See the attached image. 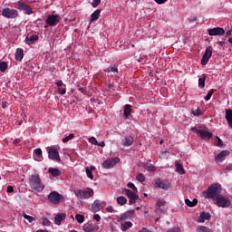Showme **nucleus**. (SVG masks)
Returning <instances> with one entry per match:
<instances>
[{"instance_id":"nucleus-54","label":"nucleus","mask_w":232,"mask_h":232,"mask_svg":"<svg viewBox=\"0 0 232 232\" xmlns=\"http://www.w3.org/2000/svg\"><path fill=\"white\" fill-rule=\"evenodd\" d=\"M7 193H14V187L13 186H8L7 187Z\"/></svg>"},{"instance_id":"nucleus-23","label":"nucleus","mask_w":232,"mask_h":232,"mask_svg":"<svg viewBox=\"0 0 232 232\" xmlns=\"http://www.w3.org/2000/svg\"><path fill=\"white\" fill-rule=\"evenodd\" d=\"M134 210L127 211L121 215L120 220H128V218H131L132 215H134Z\"/></svg>"},{"instance_id":"nucleus-63","label":"nucleus","mask_w":232,"mask_h":232,"mask_svg":"<svg viewBox=\"0 0 232 232\" xmlns=\"http://www.w3.org/2000/svg\"><path fill=\"white\" fill-rule=\"evenodd\" d=\"M91 171H94L95 169V166H91V168L89 169Z\"/></svg>"},{"instance_id":"nucleus-10","label":"nucleus","mask_w":232,"mask_h":232,"mask_svg":"<svg viewBox=\"0 0 232 232\" xmlns=\"http://www.w3.org/2000/svg\"><path fill=\"white\" fill-rule=\"evenodd\" d=\"M45 23L49 26H55V24H57V23H61V15L49 14L45 20Z\"/></svg>"},{"instance_id":"nucleus-44","label":"nucleus","mask_w":232,"mask_h":232,"mask_svg":"<svg viewBox=\"0 0 232 232\" xmlns=\"http://www.w3.org/2000/svg\"><path fill=\"white\" fill-rule=\"evenodd\" d=\"M127 188H130L131 190H133L135 193H137V187H135V184L130 182L127 184Z\"/></svg>"},{"instance_id":"nucleus-4","label":"nucleus","mask_w":232,"mask_h":232,"mask_svg":"<svg viewBox=\"0 0 232 232\" xmlns=\"http://www.w3.org/2000/svg\"><path fill=\"white\" fill-rule=\"evenodd\" d=\"M191 131L198 135L204 140H209V139L213 137V134L209 132L208 130H198L196 127H193L191 128Z\"/></svg>"},{"instance_id":"nucleus-38","label":"nucleus","mask_w":232,"mask_h":232,"mask_svg":"<svg viewBox=\"0 0 232 232\" xmlns=\"http://www.w3.org/2000/svg\"><path fill=\"white\" fill-rule=\"evenodd\" d=\"M75 135L73 133L69 134V136L63 138L62 140L63 142L66 143L69 142L70 140H72V139H74Z\"/></svg>"},{"instance_id":"nucleus-9","label":"nucleus","mask_w":232,"mask_h":232,"mask_svg":"<svg viewBox=\"0 0 232 232\" xmlns=\"http://www.w3.org/2000/svg\"><path fill=\"white\" fill-rule=\"evenodd\" d=\"M212 55H213V47L208 46L201 59V64L203 66H206V64H208V63L209 62V59H211Z\"/></svg>"},{"instance_id":"nucleus-24","label":"nucleus","mask_w":232,"mask_h":232,"mask_svg":"<svg viewBox=\"0 0 232 232\" xmlns=\"http://www.w3.org/2000/svg\"><path fill=\"white\" fill-rule=\"evenodd\" d=\"M14 55L16 61H23V57H24V50L18 48Z\"/></svg>"},{"instance_id":"nucleus-39","label":"nucleus","mask_w":232,"mask_h":232,"mask_svg":"<svg viewBox=\"0 0 232 232\" xmlns=\"http://www.w3.org/2000/svg\"><path fill=\"white\" fill-rule=\"evenodd\" d=\"M192 114L195 116V117H198L200 115H204V111H202V110L200 109H197L195 111H192Z\"/></svg>"},{"instance_id":"nucleus-35","label":"nucleus","mask_w":232,"mask_h":232,"mask_svg":"<svg viewBox=\"0 0 232 232\" xmlns=\"http://www.w3.org/2000/svg\"><path fill=\"white\" fill-rule=\"evenodd\" d=\"M22 217H24L30 224H32V222H35V218L28 216V214L24 212H23Z\"/></svg>"},{"instance_id":"nucleus-19","label":"nucleus","mask_w":232,"mask_h":232,"mask_svg":"<svg viewBox=\"0 0 232 232\" xmlns=\"http://www.w3.org/2000/svg\"><path fill=\"white\" fill-rule=\"evenodd\" d=\"M209 218H211V214L208 212H202L198 218V222L200 224H204V222H206V220H209Z\"/></svg>"},{"instance_id":"nucleus-31","label":"nucleus","mask_w":232,"mask_h":232,"mask_svg":"<svg viewBox=\"0 0 232 232\" xmlns=\"http://www.w3.org/2000/svg\"><path fill=\"white\" fill-rule=\"evenodd\" d=\"M130 113H131V105L126 104L123 111L124 117H130Z\"/></svg>"},{"instance_id":"nucleus-2","label":"nucleus","mask_w":232,"mask_h":232,"mask_svg":"<svg viewBox=\"0 0 232 232\" xmlns=\"http://www.w3.org/2000/svg\"><path fill=\"white\" fill-rule=\"evenodd\" d=\"M222 191V186L218 183L212 184L208 187V188L203 191L202 196L205 198H213L214 200L220 197V193Z\"/></svg>"},{"instance_id":"nucleus-60","label":"nucleus","mask_w":232,"mask_h":232,"mask_svg":"<svg viewBox=\"0 0 232 232\" xmlns=\"http://www.w3.org/2000/svg\"><path fill=\"white\" fill-rule=\"evenodd\" d=\"M96 146H100L101 148H104V146H106V143H104V141H101L100 143L98 142V144Z\"/></svg>"},{"instance_id":"nucleus-34","label":"nucleus","mask_w":232,"mask_h":232,"mask_svg":"<svg viewBox=\"0 0 232 232\" xmlns=\"http://www.w3.org/2000/svg\"><path fill=\"white\" fill-rule=\"evenodd\" d=\"M133 144V138L132 137H127L123 140V146H131Z\"/></svg>"},{"instance_id":"nucleus-53","label":"nucleus","mask_w":232,"mask_h":232,"mask_svg":"<svg viewBox=\"0 0 232 232\" xmlns=\"http://www.w3.org/2000/svg\"><path fill=\"white\" fill-rule=\"evenodd\" d=\"M93 219L96 220V222H101V216H99V214H95L93 216Z\"/></svg>"},{"instance_id":"nucleus-12","label":"nucleus","mask_w":232,"mask_h":232,"mask_svg":"<svg viewBox=\"0 0 232 232\" xmlns=\"http://www.w3.org/2000/svg\"><path fill=\"white\" fill-rule=\"evenodd\" d=\"M119 162H121V159L115 157V158L105 160L102 164V167L105 169H111V168H113V166H115L116 164H119Z\"/></svg>"},{"instance_id":"nucleus-33","label":"nucleus","mask_w":232,"mask_h":232,"mask_svg":"<svg viewBox=\"0 0 232 232\" xmlns=\"http://www.w3.org/2000/svg\"><path fill=\"white\" fill-rule=\"evenodd\" d=\"M128 202V199L124 196H121L117 198V204L120 206H124Z\"/></svg>"},{"instance_id":"nucleus-25","label":"nucleus","mask_w":232,"mask_h":232,"mask_svg":"<svg viewBox=\"0 0 232 232\" xmlns=\"http://www.w3.org/2000/svg\"><path fill=\"white\" fill-rule=\"evenodd\" d=\"M99 17H101V10L97 9L91 14L90 23H94V21H97Z\"/></svg>"},{"instance_id":"nucleus-13","label":"nucleus","mask_w":232,"mask_h":232,"mask_svg":"<svg viewBox=\"0 0 232 232\" xmlns=\"http://www.w3.org/2000/svg\"><path fill=\"white\" fill-rule=\"evenodd\" d=\"M155 186L156 188H160V189H165V190H168L169 189V188H171L169 181L162 180L160 179H158L155 180Z\"/></svg>"},{"instance_id":"nucleus-15","label":"nucleus","mask_w":232,"mask_h":232,"mask_svg":"<svg viewBox=\"0 0 232 232\" xmlns=\"http://www.w3.org/2000/svg\"><path fill=\"white\" fill-rule=\"evenodd\" d=\"M124 193L128 198H130V204H135V201L139 200V195H137V192H133L128 188H125Z\"/></svg>"},{"instance_id":"nucleus-6","label":"nucleus","mask_w":232,"mask_h":232,"mask_svg":"<svg viewBox=\"0 0 232 232\" xmlns=\"http://www.w3.org/2000/svg\"><path fill=\"white\" fill-rule=\"evenodd\" d=\"M215 200L218 208H229L231 206V200L223 195H219Z\"/></svg>"},{"instance_id":"nucleus-52","label":"nucleus","mask_w":232,"mask_h":232,"mask_svg":"<svg viewBox=\"0 0 232 232\" xmlns=\"http://www.w3.org/2000/svg\"><path fill=\"white\" fill-rule=\"evenodd\" d=\"M217 44H218V46H222V47L227 46V43L222 42V41L217 42Z\"/></svg>"},{"instance_id":"nucleus-55","label":"nucleus","mask_w":232,"mask_h":232,"mask_svg":"<svg viewBox=\"0 0 232 232\" xmlns=\"http://www.w3.org/2000/svg\"><path fill=\"white\" fill-rule=\"evenodd\" d=\"M106 210L109 212V213H113L114 209L111 206H109L106 208Z\"/></svg>"},{"instance_id":"nucleus-42","label":"nucleus","mask_w":232,"mask_h":232,"mask_svg":"<svg viewBox=\"0 0 232 232\" xmlns=\"http://www.w3.org/2000/svg\"><path fill=\"white\" fill-rule=\"evenodd\" d=\"M85 171L88 179H91V180H93V173L92 172V170H90V168H86Z\"/></svg>"},{"instance_id":"nucleus-59","label":"nucleus","mask_w":232,"mask_h":232,"mask_svg":"<svg viewBox=\"0 0 232 232\" xmlns=\"http://www.w3.org/2000/svg\"><path fill=\"white\" fill-rule=\"evenodd\" d=\"M227 171H232V163H229L227 167H226Z\"/></svg>"},{"instance_id":"nucleus-64","label":"nucleus","mask_w":232,"mask_h":232,"mask_svg":"<svg viewBox=\"0 0 232 232\" xmlns=\"http://www.w3.org/2000/svg\"><path fill=\"white\" fill-rule=\"evenodd\" d=\"M36 232H48L47 230L39 229Z\"/></svg>"},{"instance_id":"nucleus-28","label":"nucleus","mask_w":232,"mask_h":232,"mask_svg":"<svg viewBox=\"0 0 232 232\" xmlns=\"http://www.w3.org/2000/svg\"><path fill=\"white\" fill-rule=\"evenodd\" d=\"M104 72L106 73H110V72H112V73H119V69L116 67V65L111 64L109 68L104 69Z\"/></svg>"},{"instance_id":"nucleus-61","label":"nucleus","mask_w":232,"mask_h":232,"mask_svg":"<svg viewBox=\"0 0 232 232\" xmlns=\"http://www.w3.org/2000/svg\"><path fill=\"white\" fill-rule=\"evenodd\" d=\"M20 142H21V140H19V139H16L14 140V144H15V145L19 144Z\"/></svg>"},{"instance_id":"nucleus-18","label":"nucleus","mask_w":232,"mask_h":232,"mask_svg":"<svg viewBox=\"0 0 232 232\" xmlns=\"http://www.w3.org/2000/svg\"><path fill=\"white\" fill-rule=\"evenodd\" d=\"M229 155V150H222L219 154L216 156V160L218 162H222V160H225L226 157Z\"/></svg>"},{"instance_id":"nucleus-29","label":"nucleus","mask_w":232,"mask_h":232,"mask_svg":"<svg viewBox=\"0 0 232 232\" xmlns=\"http://www.w3.org/2000/svg\"><path fill=\"white\" fill-rule=\"evenodd\" d=\"M185 204H187L188 208H195V206L198 204V199L194 198L192 201L189 199H185Z\"/></svg>"},{"instance_id":"nucleus-40","label":"nucleus","mask_w":232,"mask_h":232,"mask_svg":"<svg viewBox=\"0 0 232 232\" xmlns=\"http://www.w3.org/2000/svg\"><path fill=\"white\" fill-rule=\"evenodd\" d=\"M136 180H138L139 182H144V180H146V177L144 176V174L140 173L137 175Z\"/></svg>"},{"instance_id":"nucleus-37","label":"nucleus","mask_w":232,"mask_h":232,"mask_svg":"<svg viewBox=\"0 0 232 232\" xmlns=\"http://www.w3.org/2000/svg\"><path fill=\"white\" fill-rule=\"evenodd\" d=\"M75 219L77 220V222H79V224H82V222H84V216L81 214H76Z\"/></svg>"},{"instance_id":"nucleus-47","label":"nucleus","mask_w":232,"mask_h":232,"mask_svg":"<svg viewBox=\"0 0 232 232\" xmlns=\"http://www.w3.org/2000/svg\"><path fill=\"white\" fill-rule=\"evenodd\" d=\"M99 5H101V0H93L92 3V6L93 8H97V6H99Z\"/></svg>"},{"instance_id":"nucleus-21","label":"nucleus","mask_w":232,"mask_h":232,"mask_svg":"<svg viewBox=\"0 0 232 232\" xmlns=\"http://www.w3.org/2000/svg\"><path fill=\"white\" fill-rule=\"evenodd\" d=\"M83 231L84 232H95L97 231V227L93 226L92 224L86 223L83 225Z\"/></svg>"},{"instance_id":"nucleus-48","label":"nucleus","mask_w":232,"mask_h":232,"mask_svg":"<svg viewBox=\"0 0 232 232\" xmlns=\"http://www.w3.org/2000/svg\"><path fill=\"white\" fill-rule=\"evenodd\" d=\"M58 93L60 95H64L66 93V88L58 87Z\"/></svg>"},{"instance_id":"nucleus-41","label":"nucleus","mask_w":232,"mask_h":232,"mask_svg":"<svg viewBox=\"0 0 232 232\" xmlns=\"http://www.w3.org/2000/svg\"><path fill=\"white\" fill-rule=\"evenodd\" d=\"M213 93H215V89L208 91L207 96L205 97V101H209L211 97H213Z\"/></svg>"},{"instance_id":"nucleus-51","label":"nucleus","mask_w":232,"mask_h":232,"mask_svg":"<svg viewBox=\"0 0 232 232\" xmlns=\"http://www.w3.org/2000/svg\"><path fill=\"white\" fill-rule=\"evenodd\" d=\"M50 224H51L50 220L48 218H44L43 225L44 226H50Z\"/></svg>"},{"instance_id":"nucleus-20","label":"nucleus","mask_w":232,"mask_h":232,"mask_svg":"<svg viewBox=\"0 0 232 232\" xmlns=\"http://www.w3.org/2000/svg\"><path fill=\"white\" fill-rule=\"evenodd\" d=\"M34 157L35 160H38V162H41L43 160V150L38 148L34 150Z\"/></svg>"},{"instance_id":"nucleus-7","label":"nucleus","mask_w":232,"mask_h":232,"mask_svg":"<svg viewBox=\"0 0 232 232\" xmlns=\"http://www.w3.org/2000/svg\"><path fill=\"white\" fill-rule=\"evenodd\" d=\"M48 199L51 202V204H60L61 200H64V196L59 194L57 191H52L48 195Z\"/></svg>"},{"instance_id":"nucleus-22","label":"nucleus","mask_w":232,"mask_h":232,"mask_svg":"<svg viewBox=\"0 0 232 232\" xmlns=\"http://www.w3.org/2000/svg\"><path fill=\"white\" fill-rule=\"evenodd\" d=\"M39 41V36L37 34L26 36L25 43L26 44H34L35 42Z\"/></svg>"},{"instance_id":"nucleus-5","label":"nucleus","mask_w":232,"mask_h":232,"mask_svg":"<svg viewBox=\"0 0 232 232\" xmlns=\"http://www.w3.org/2000/svg\"><path fill=\"white\" fill-rule=\"evenodd\" d=\"M48 158L51 160H56V162H61V156L59 155V150L55 147H47Z\"/></svg>"},{"instance_id":"nucleus-50","label":"nucleus","mask_w":232,"mask_h":232,"mask_svg":"<svg viewBox=\"0 0 232 232\" xmlns=\"http://www.w3.org/2000/svg\"><path fill=\"white\" fill-rule=\"evenodd\" d=\"M156 206H157L158 208H162V206H166V201L159 200V201L156 203Z\"/></svg>"},{"instance_id":"nucleus-32","label":"nucleus","mask_w":232,"mask_h":232,"mask_svg":"<svg viewBox=\"0 0 232 232\" xmlns=\"http://www.w3.org/2000/svg\"><path fill=\"white\" fill-rule=\"evenodd\" d=\"M49 173H51L53 177H59L61 170H59V169L49 168Z\"/></svg>"},{"instance_id":"nucleus-16","label":"nucleus","mask_w":232,"mask_h":232,"mask_svg":"<svg viewBox=\"0 0 232 232\" xmlns=\"http://www.w3.org/2000/svg\"><path fill=\"white\" fill-rule=\"evenodd\" d=\"M66 220V214L64 213H58L54 217V224L56 226H61L62 222Z\"/></svg>"},{"instance_id":"nucleus-36","label":"nucleus","mask_w":232,"mask_h":232,"mask_svg":"<svg viewBox=\"0 0 232 232\" xmlns=\"http://www.w3.org/2000/svg\"><path fill=\"white\" fill-rule=\"evenodd\" d=\"M206 86V77L203 76L202 78L198 79V88H204Z\"/></svg>"},{"instance_id":"nucleus-1","label":"nucleus","mask_w":232,"mask_h":232,"mask_svg":"<svg viewBox=\"0 0 232 232\" xmlns=\"http://www.w3.org/2000/svg\"><path fill=\"white\" fill-rule=\"evenodd\" d=\"M29 186L31 189L37 191V193H42L44 190V183L41 180L39 172H34L29 177Z\"/></svg>"},{"instance_id":"nucleus-8","label":"nucleus","mask_w":232,"mask_h":232,"mask_svg":"<svg viewBox=\"0 0 232 232\" xmlns=\"http://www.w3.org/2000/svg\"><path fill=\"white\" fill-rule=\"evenodd\" d=\"M2 15L6 19H15L19 15V12L15 9L5 8L2 10Z\"/></svg>"},{"instance_id":"nucleus-45","label":"nucleus","mask_w":232,"mask_h":232,"mask_svg":"<svg viewBox=\"0 0 232 232\" xmlns=\"http://www.w3.org/2000/svg\"><path fill=\"white\" fill-rule=\"evenodd\" d=\"M145 169H147V171H150V172L157 171V169L153 165H149V166L145 167Z\"/></svg>"},{"instance_id":"nucleus-57","label":"nucleus","mask_w":232,"mask_h":232,"mask_svg":"<svg viewBox=\"0 0 232 232\" xmlns=\"http://www.w3.org/2000/svg\"><path fill=\"white\" fill-rule=\"evenodd\" d=\"M158 5H164L168 0H154Z\"/></svg>"},{"instance_id":"nucleus-58","label":"nucleus","mask_w":232,"mask_h":232,"mask_svg":"<svg viewBox=\"0 0 232 232\" xmlns=\"http://www.w3.org/2000/svg\"><path fill=\"white\" fill-rule=\"evenodd\" d=\"M189 23H196L197 21V16H192L188 19Z\"/></svg>"},{"instance_id":"nucleus-56","label":"nucleus","mask_w":232,"mask_h":232,"mask_svg":"<svg viewBox=\"0 0 232 232\" xmlns=\"http://www.w3.org/2000/svg\"><path fill=\"white\" fill-rule=\"evenodd\" d=\"M56 86H58V88H61L62 86H63V80L56 82Z\"/></svg>"},{"instance_id":"nucleus-46","label":"nucleus","mask_w":232,"mask_h":232,"mask_svg":"<svg viewBox=\"0 0 232 232\" xmlns=\"http://www.w3.org/2000/svg\"><path fill=\"white\" fill-rule=\"evenodd\" d=\"M89 142H91V144H93L94 146H97V144H99V141H97V139H95V137L89 138Z\"/></svg>"},{"instance_id":"nucleus-62","label":"nucleus","mask_w":232,"mask_h":232,"mask_svg":"<svg viewBox=\"0 0 232 232\" xmlns=\"http://www.w3.org/2000/svg\"><path fill=\"white\" fill-rule=\"evenodd\" d=\"M79 92H81L82 93H84V92H86V89L85 88H79Z\"/></svg>"},{"instance_id":"nucleus-43","label":"nucleus","mask_w":232,"mask_h":232,"mask_svg":"<svg viewBox=\"0 0 232 232\" xmlns=\"http://www.w3.org/2000/svg\"><path fill=\"white\" fill-rule=\"evenodd\" d=\"M6 68H8V65L5 62L0 63V71L6 72Z\"/></svg>"},{"instance_id":"nucleus-26","label":"nucleus","mask_w":232,"mask_h":232,"mask_svg":"<svg viewBox=\"0 0 232 232\" xmlns=\"http://www.w3.org/2000/svg\"><path fill=\"white\" fill-rule=\"evenodd\" d=\"M176 171L179 175H184L186 173V170H184V167L179 162L176 161Z\"/></svg>"},{"instance_id":"nucleus-11","label":"nucleus","mask_w":232,"mask_h":232,"mask_svg":"<svg viewBox=\"0 0 232 232\" xmlns=\"http://www.w3.org/2000/svg\"><path fill=\"white\" fill-rule=\"evenodd\" d=\"M14 8H17L18 10H22L27 15L34 14V12L32 11V7H30V5H25L23 2H17L14 5Z\"/></svg>"},{"instance_id":"nucleus-14","label":"nucleus","mask_w":232,"mask_h":232,"mask_svg":"<svg viewBox=\"0 0 232 232\" xmlns=\"http://www.w3.org/2000/svg\"><path fill=\"white\" fill-rule=\"evenodd\" d=\"M208 32L210 37H213L215 35L222 36L224 35V34H226V30H224V28L222 27L210 28V29H208Z\"/></svg>"},{"instance_id":"nucleus-30","label":"nucleus","mask_w":232,"mask_h":232,"mask_svg":"<svg viewBox=\"0 0 232 232\" xmlns=\"http://www.w3.org/2000/svg\"><path fill=\"white\" fill-rule=\"evenodd\" d=\"M99 206H101V200L97 199L93 202L92 206V210L94 213H97V211H99L100 208Z\"/></svg>"},{"instance_id":"nucleus-3","label":"nucleus","mask_w":232,"mask_h":232,"mask_svg":"<svg viewBox=\"0 0 232 232\" xmlns=\"http://www.w3.org/2000/svg\"><path fill=\"white\" fill-rule=\"evenodd\" d=\"M74 195L77 197V198L86 200L88 198H92V197L94 195V192L92 188H85L82 189H74Z\"/></svg>"},{"instance_id":"nucleus-27","label":"nucleus","mask_w":232,"mask_h":232,"mask_svg":"<svg viewBox=\"0 0 232 232\" xmlns=\"http://www.w3.org/2000/svg\"><path fill=\"white\" fill-rule=\"evenodd\" d=\"M121 231H128V229H130V227H131L133 224L130 221H126V222L121 223Z\"/></svg>"},{"instance_id":"nucleus-49","label":"nucleus","mask_w":232,"mask_h":232,"mask_svg":"<svg viewBox=\"0 0 232 232\" xmlns=\"http://www.w3.org/2000/svg\"><path fill=\"white\" fill-rule=\"evenodd\" d=\"M218 141L216 142V146H218V148H222V146H224V141H222L218 137H217Z\"/></svg>"},{"instance_id":"nucleus-17","label":"nucleus","mask_w":232,"mask_h":232,"mask_svg":"<svg viewBox=\"0 0 232 232\" xmlns=\"http://www.w3.org/2000/svg\"><path fill=\"white\" fill-rule=\"evenodd\" d=\"M225 119L227 120V122L229 128H231V130H232V110L231 109L226 110Z\"/></svg>"}]
</instances>
